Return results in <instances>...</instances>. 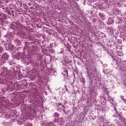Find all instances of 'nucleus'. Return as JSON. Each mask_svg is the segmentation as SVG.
Returning <instances> with one entry per match:
<instances>
[{"mask_svg":"<svg viewBox=\"0 0 126 126\" xmlns=\"http://www.w3.org/2000/svg\"><path fill=\"white\" fill-rule=\"evenodd\" d=\"M92 74H95V73H96V68H94V66L92 67Z\"/></svg>","mask_w":126,"mask_h":126,"instance_id":"obj_7","label":"nucleus"},{"mask_svg":"<svg viewBox=\"0 0 126 126\" xmlns=\"http://www.w3.org/2000/svg\"><path fill=\"white\" fill-rule=\"evenodd\" d=\"M54 125V122H50L48 124V126H52Z\"/></svg>","mask_w":126,"mask_h":126,"instance_id":"obj_12","label":"nucleus"},{"mask_svg":"<svg viewBox=\"0 0 126 126\" xmlns=\"http://www.w3.org/2000/svg\"><path fill=\"white\" fill-rule=\"evenodd\" d=\"M64 109L65 107L63 105H61L58 108V111H59V112H63V113H65V110H64Z\"/></svg>","mask_w":126,"mask_h":126,"instance_id":"obj_3","label":"nucleus"},{"mask_svg":"<svg viewBox=\"0 0 126 126\" xmlns=\"http://www.w3.org/2000/svg\"><path fill=\"white\" fill-rule=\"evenodd\" d=\"M99 17H100V18H104V17H105V15H104V14L102 13H99Z\"/></svg>","mask_w":126,"mask_h":126,"instance_id":"obj_8","label":"nucleus"},{"mask_svg":"<svg viewBox=\"0 0 126 126\" xmlns=\"http://www.w3.org/2000/svg\"><path fill=\"white\" fill-rule=\"evenodd\" d=\"M81 82H82V83H85V79L84 78H82L81 79Z\"/></svg>","mask_w":126,"mask_h":126,"instance_id":"obj_10","label":"nucleus"},{"mask_svg":"<svg viewBox=\"0 0 126 126\" xmlns=\"http://www.w3.org/2000/svg\"><path fill=\"white\" fill-rule=\"evenodd\" d=\"M113 117H117V116L116 115H114Z\"/></svg>","mask_w":126,"mask_h":126,"instance_id":"obj_15","label":"nucleus"},{"mask_svg":"<svg viewBox=\"0 0 126 126\" xmlns=\"http://www.w3.org/2000/svg\"><path fill=\"white\" fill-rule=\"evenodd\" d=\"M0 16H1V14H0Z\"/></svg>","mask_w":126,"mask_h":126,"instance_id":"obj_18","label":"nucleus"},{"mask_svg":"<svg viewBox=\"0 0 126 126\" xmlns=\"http://www.w3.org/2000/svg\"><path fill=\"white\" fill-rule=\"evenodd\" d=\"M66 74L67 75V71H65Z\"/></svg>","mask_w":126,"mask_h":126,"instance_id":"obj_16","label":"nucleus"},{"mask_svg":"<svg viewBox=\"0 0 126 126\" xmlns=\"http://www.w3.org/2000/svg\"><path fill=\"white\" fill-rule=\"evenodd\" d=\"M112 106L114 107V111H116V114H118L117 116H118V118H119L120 121L122 122V123H126V119H125V118H123V116H122V115L119 114V113L118 112V111H117V108H116V105L112 104Z\"/></svg>","mask_w":126,"mask_h":126,"instance_id":"obj_1","label":"nucleus"},{"mask_svg":"<svg viewBox=\"0 0 126 126\" xmlns=\"http://www.w3.org/2000/svg\"><path fill=\"white\" fill-rule=\"evenodd\" d=\"M17 57L18 58L24 59V57H25V54L23 52H19L17 54Z\"/></svg>","mask_w":126,"mask_h":126,"instance_id":"obj_4","label":"nucleus"},{"mask_svg":"<svg viewBox=\"0 0 126 126\" xmlns=\"http://www.w3.org/2000/svg\"><path fill=\"white\" fill-rule=\"evenodd\" d=\"M121 98L122 99V100L124 102V103H125L126 102V99L124 98V96H121Z\"/></svg>","mask_w":126,"mask_h":126,"instance_id":"obj_11","label":"nucleus"},{"mask_svg":"<svg viewBox=\"0 0 126 126\" xmlns=\"http://www.w3.org/2000/svg\"><path fill=\"white\" fill-rule=\"evenodd\" d=\"M10 117V115H9V118Z\"/></svg>","mask_w":126,"mask_h":126,"instance_id":"obj_17","label":"nucleus"},{"mask_svg":"<svg viewBox=\"0 0 126 126\" xmlns=\"http://www.w3.org/2000/svg\"><path fill=\"white\" fill-rule=\"evenodd\" d=\"M33 125H32V124L30 123L28 125V126H32Z\"/></svg>","mask_w":126,"mask_h":126,"instance_id":"obj_13","label":"nucleus"},{"mask_svg":"<svg viewBox=\"0 0 126 126\" xmlns=\"http://www.w3.org/2000/svg\"><path fill=\"white\" fill-rule=\"evenodd\" d=\"M30 50H31V51H32V52H36V51H37V50H38V47H37L36 46L32 45L30 47Z\"/></svg>","mask_w":126,"mask_h":126,"instance_id":"obj_2","label":"nucleus"},{"mask_svg":"<svg viewBox=\"0 0 126 126\" xmlns=\"http://www.w3.org/2000/svg\"><path fill=\"white\" fill-rule=\"evenodd\" d=\"M107 32L110 34H113L114 33V29L112 27H109L107 29Z\"/></svg>","mask_w":126,"mask_h":126,"instance_id":"obj_5","label":"nucleus"},{"mask_svg":"<svg viewBox=\"0 0 126 126\" xmlns=\"http://www.w3.org/2000/svg\"><path fill=\"white\" fill-rule=\"evenodd\" d=\"M54 117L55 118H59V117H60V114L57 112H55L54 114Z\"/></svg>","mask_w":126,"mask_h":126,"instance_id":"obj_9","label":"nucleus"},{"mask_svg":"<svg viewBox=\"0 0 126 126\" xmlns=\"http://www.w3.org/2000/svg\"><path fill=\"white\" fill-rule=\"evenodd\" d=\"M115 21L114 20V18H110L108 19V21L107 22L108 25H112V24H114Z\"/></svg>","mask_w":126,"mask_h":126,"instance_id":"obj_6","label":"nucleus"},{"mask_svg":"<svg viewBox=\"0 0 126 126\" xmlns=\"http://www.w3.org/2000/svg\"><path fill=\"white\" fill-rule=\"evenodd\" d=\"M29 63H30H30H32V62H28V64H29Z\"/></svg>","mask_w":126,"mask_h":126,"instance_id":"obj_14","label":"nucleus"}]
</instances>
